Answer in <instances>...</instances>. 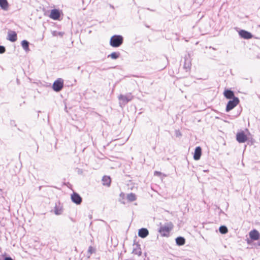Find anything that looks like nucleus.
Segmentation results:
<instances>
[{
  "instance_id": "obj_1",
  "label": "nucleus",
  "mask_w": 260,
  "mask_h": 260,
  "mask_svg": "<svg viewBox=\"0 0 260 260\" xmlns=\"http://www.w3.org/2000/svg\"><path fill=\"white\" fill-rule=\"evenodd\" d=\"M133 98L134 96L131 93H127L125 94H120L118 96L120 106L123 107L127 103L131 101Z\"/></svg>"
},
{
  "instance_id": "obj_2",
  "label": "nucleus",
  "mask_w": 260,
  "mask_h": 260,
  "mask_svg": "<svg viewBox=\"0 0 260 260\" xmlns=\"http://www.w3.org/2000/svg\"><path fill=\"white\" fill-rule=\"evenodd\" d=\"M123 42V38L120 35H114L110 40V44L113 47H119Z\"/></svg>"
},
{
  "instance_id": "obj_3",
  "label": "nucleus",
  "mask_w": 260,
  "mask_h": 260,
  "mask_svg": "<svg viewBox=\"0 0 260 260\" xmlns=\"http://www.w3.org/2000/svg\"><path fill=\"white\" fill-rule=\"evenodd\" d=\"M172 228V224L171 223H169L160 226L159 230V232L162 236H167L169 235Z\"/></svg>"
},
{
  "instance_id": "obj_4",
  "label": "nucleus",
  "mask_w": 260,
  "mask_h": 260,
  "mask_svg": "<svg viewBox=\"0 0 260 260\" xmlns=\"http://www.w3.org/2000/svg\"><path fill=\"white\" fill-rule=\"evenodd\" d=\"M63 86V80L61 78H58L54 81L52 85L53 89L56 92L60 91Z\"/></svg>"
},
{
  "instance_id": "obj_5",
  "label": "nucleus",
  "mask_w": 260,
  "mask_h": 260,
  "mask_svg": "<svg viewBox=\"0 0 260 260\" xmlns=\"http://www.w3.org/2000/svg\"><path fill=\"white\" fill-rule=\"evenodd\" d=\"M239 103V100L237 97H234L232 100L228 102L226 107V111L229 112L233 108H234Z\"/></svg>"
},
{
  "instance_id": "obj_6",
  "label": "nucleus",
  "mask_w": 260,
  "mask_h": 260,
  "mask_svg": "<svg viewBox=\"0 0 260 260\" xmlns=\"http://www.w3.org/2000/svg\"><path fill=\"white\" fill-rule=\"evenodd\" d=\"M236 140L239 143H243L247 140V137L243 132H241L237 134Z\"/></svg>"
},
{
  "instance_id": "obj_7",
  "label": "nucleus",
  "mask_w": 260,
  "mask_h": 260,
  "mask_svg": "<svg viewBox=\"0 0 260 260\" xmlns=\"http://www.w3.org/2000/svg\"><path fill=\"white\" fill-rule=\"evenodd\" d=\"M71 200L72 202L77 205H80L82 201V198L80 196V195L76 192H74L71 195Z\"/></svg>"
},
{
  "instance_id": "obj_8",
  "label": "nucleus",
  "mask_w": 260,
  "mask_h": 260,
  "mask_svg": "<svg viewBox=\"0 0 260 260\" xmlns=\"http://www.w3.org/2000/svg\"><path fill=\"white\" fill-rule=\"evenodd\" d=\"M60 16V14L59 10L55 9L51 10L49 15V17L53 20H58L59 19Z\"/></svg>"
},
{
  "instance_id": "obj_9",
  "label": "nucleus",
  "mask_w": 260,
  "mask_h": 260,
  "mask_svg": "<svg viewBox=\"0 0 260 260\" xmlns=\"http://www.w3.org/2000/svg\"><path fill=\"white\" fill-rule=\"evenodd\" d=\"M240 36L245 39H249L252 37L251 34L244 30H241L239 31Z\"/></svg>"
},
{
  "instance_id": "obj_10",
  "label": "nucleus",
  "mask_w": 260,
  "mask_h": 260,
  "mask_svg": "<svg viewBox=\"0 0 260 260\" xmlns=\"http://www.w3.org/2000/svg\"><path fill=\"white\" fill-rule=\"evenodd\" d=\"M249 237L252 240H258L259 238V233L257 230H253L249 232Z\"/></svg>"
},
{
  "instance_id": "obj_11",
  "label": "nucleus",
  "mask_w": 260,
  "mask_h": 260,
  "mask_svg": "<svg viewBox=\"0 0 260 260\" xmlns=\"http://www.w3.org/2000/svg\"><path fill=\"white\" fill-rule=\"evenodd\" d=\"M132 253L134 254L140 256L142 254L140 245L138 244H134L133 245V249Z\"/></svg>"
},
{
  "instance_id": "obj_12",
  "label": "nucleus",
  "mask_w": 260,
  "mask_h": 260,
  "mask_svg": "<svg viewBox=\"0 0 260 260\" xmlns=\"http://www.w3.org/2000/svg\"><path fill=\"white\" fill-rule=\"evenodd\" d=\"M202 154V149L200 147H197L195 149L193 158L194 160H199Z\"/></svg>"
},
{
  "instance_id": "obj_13",
  "label": "nucleus",
  "mask_w": 260,
  "mask_h": 260,
  "mask_svg": "<svg viewBox=\"0 0 260 260\" xmlns=\"http://www.w3.org/2000/svg\"><path fill=\"white\" fill-rule=\"evenodd\" d=\"M149 234V232L147 229L142 228L139 230L138 235L139 237L144 238L146 237Z\"/></svg>"
},
{
  "instance_id": "obj_14",
  "label": "nucleus",
  "mask_w": 260,
  "mask_h": 260,
  "mask_svg": "<svg viewBox=\"0 0 260 260\" xmlns=\"http://www.w3.org/2000/svg\"><path fill=\"white\" fill-rule=\"evenodd\" d=\"M224 96L228 99H233L234 96V92L231 90H225L223 93Z\"/></svg>"
},
{
  "instance_id": "obj_15",
  "label": "nucleus",
  "mask_w": 260,
  "mask_h": 260,
  "mask_svg": "<svg viewBox=\"0 0 260 260\" xmlns=\"http://www.w3.org/2000/svg\"><path fill=\"white\" fill-rule=\"evenodd\" d=\"M8 39L11 42H15L17 40V34L15 31H11L8 33Z\"/></svg>"
},
{
  "instance_id": "obj_16",
  "label": "nucleus",
  "mask_w": 260,
  "mask_h": 260,
  "mask_svg": "<svg viewBox=\"0 0 260 260\" xmlns=\"http://www.w3.org/2000/svg\"><path fill=\"white\" fill-rule=\"evenodd\" d=\"M111 178L107 176H104L102 178V182L104 185L109 186L111 184Z\"/></svg>"
},
{
  "instance_id": "obj_17",
  "label": "nucleus",
  "mask_w": 260,
  "mask_h": 260,
  "mask_svg": "<svg viewBox=\"0 0 260 260\" xmlns=\"http://www.w3.org/2000/svg\"><path fill=\"white\" fill-rule=\"evenodd\" d=\"M21 46L23 49L26 51L28 52L29 50V42L26 40H23L21 42Z\"/></svg>"
},
{
  "instance_id": "obj_18",
  "label": "nucleus",
  "mask_w": 260,
  "mask_h": 260,
  "mask_svg": "<svg viewBox=\"0 0 260 260\" xmlns=\"http://www.w3.org/2000/svg\"><path fill=\"white\" fill-rule=\"evenodd\" d=\"M0 6L4 10H7L8 8V3L7 0H0Z\"/></svg>"
},
{
  "instance_id": "obj_19",
  "label": "nucleus",
  "mask_w": 260,
  "mask_h": 260,
  "mask_svg": "<svg viewBox=\"0 0 260 260\" xmlns=\"http://www.w3.org/2000/svg\"><path fill=\"white\" fill-rule=\"evenodd\" d=\"M127 199L129 202H133L136 200L137 198L135 193H131L127 194Z\"/></svg>"
},
{
  "instance_id": "obj_20",
  "label": "nucleus",
  "mask_w": 260,
  "mask_h": 260,
  "mask_svg": "<svg viewBox=\"0 0 260 260\" xmlns=\"http://www.w3.org/2000/svg\"><path fill=\"white\" fill-rule=\"evenodd\" d=\"M120 53L118 52H114L108 55V57H111L112 59H116L119 57Z\"/></svg>"
},
{
  "instance_id": "obj_21",
  "label": "nucleus",
  "mask_w": 260,
  "mask_h": 260,
  "mask_svg": "<svg viewBox=\"0 0 260 260\" xmlns=\"http://www.w3.org/2000/svg\"><path fill=\"white\" fill-rule=\"evenodd\" d=\"M176 242L178 245H183L185 243V239L181 237H177L176 239Z\"/></svg>"
},
{
  "instance_id": "obj_22",
  "label": "nucleus",
  "mask_w": 260,
  "mask_h": 260,
  "mask_svg": "<svg viewBox=\"0 0 260 260\" xmlns=\"http://www.w3.org/2000/svg\"><path fill=\"white\" fill-rule=\"evenodd\" d=\"M191 67V62L188 59H185V62L184 64V68L188 70Z\"/></svg>"
},
{
  "instance_id": "obj_23",
  "label": "nucleus",
  "mask_w": 260,
  "mask_h": 260,
  "mask_svg": "<svg viewBox=\"0 0 260 260\" xmlns=\"http://www.w3.org/2000/svg\"><path fill=\"white\" fill-rule=\"evenodd\" d=\"M62 212L61 208L56 206L54 208V213L56 215H60Z\"/></svg>"
},
{
  "instance_id": "obj_24",
  "label": "nucleus",
  "mask_w": 260,
  "mask_h": 260,
  "mask_svg": "<svg viewBox=\"0 0 260 260\" xmlns=\"http://www.w3.org/2000/svg\"><path fill=\"white\" fill-rule=\"evenodd\" d=\"M219 231L221 234H226L228 231L225 226H221L219 229Z\"/></svg>"
},
{
  "instance_id": "obj_25",
  "label": "nucleus",
  "mask_w": 260,
  "mask_h": 260,
  "mask_svg": "<svg viewBox=\"0 0 260 260\" xmlns=\"http://www.w3.org/2000/svg\"><path fill=\"white\" fill-rule=\"evenodd\" d=\"M6 49L5 47L0 46V53H3L5 52Z\"/></svg>"
},
{
  "instance_id": "obj_26",
  "label": "nucleus",
  "mask_w": 260,
  "mask_h": 260,
  "mask_svg": "<svg viewBox=\"0 0 260 260\" xmlns=\"http://www.w3.org/2000/svg\"><path fill=\"white\" fill-rule=\"evenodd\" d=\"M94 249L91 247V246H90L89 248H88V252L89 253H90V254H92L93 252H94Z\"/></svg>"
},
{
  "instance_id": "obj_27",
  "label": "nucleus",
  "mask_w": 260,
  "mask_h": 260,
  "mask_svg": "<svg viewBox=\"0 0 260 260\" xmlns=\"http://www.w3.org/2000/svg\"><path fill=\"white\" fill-rule=\"evenodd\" d=\"M161 174V173L160 172L155 171L154 172V175H155L160 176Z\"/></svg>"
},
{
  "instance_id": "obj_28",
  "label": "nucleus",
  "mask_w": 260,
  "mask_h": 260,
  "mask_svg": "<svg viewBox=\"0 0 260 260\" xmlns=\"http://www.w3.org/2000/svg\"><path fill=\"white\" fill-rule=\"evenodd\" d=\"M4 260H13V259L10 257H6Z\"/></svg>"
},
{
  "instance_id": "obj_29",
  "label": "nucleus",
  "mask_w": 260,
  "mask_h": 260,
  "mask_svg": "<svg viewBox=\"0 0 260 260\" xmlns=\"http://www.w3.org/2000/svg\"><path fill=\"white\" fill-rule=\"evenodd\" d=\"M57 34H58V32H56V31H53V32H52V35H53V36H57V35H58Z\"/></svg>"
},
{
  "instance_id": "obj_30",
  "label": "nucleus",
  "mask_w": 260,
  "mask_h": 260,
  "mask_svg": "<svg viewBox=\"0 0 260 260\" xmlns=\"http://www.w3.org/2000/svg\"><path fill=\"white\" fill-rule=\"evenodd\" d=\"M120 196L121 197V198H123L124 197V194L122 192H121L120 194Z\"/></svg>"
},
{
  "instance_id": "obj_31",
  "label": "nucleus",
  "mask_w": 260,
  "mask_h": 260,
  "mask_svg": "<svg viewBox=\"0 0 260 260\" xmlns=\"http://www.w3.org/2000/svg\"><path fill=\"white\" fill-rule=\"evenodd\" d=\"M257 245H258V246H260V240H259V241H258V242H257Z\"/></svg>"
},
{
  "instance_id": "obj_32",
  "label": "nucleus",
  "mask_w": 260,
  "mask_h": 260,
  "mask_svg": "<svg viewBox=\"0 0 260 260\" xmlns=\"http://www.w3.org/2000/svg\"><path fill=\"white\" fill-rule=\"evenodd\" d=\"M58 34V35H61V33L60 32H58V34Z\"/></svg>"
}]
</instances>
